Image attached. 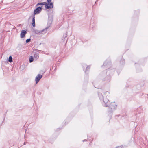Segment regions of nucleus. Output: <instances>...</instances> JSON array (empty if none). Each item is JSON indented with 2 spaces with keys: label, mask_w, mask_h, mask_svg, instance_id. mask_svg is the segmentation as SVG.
<instances>
[{
  "label": "nucleus",
  "mask_w": 148,
  "mask_h": 148,
  "mask_svg": "<svg viewBox=\"0 0 148 148\" xmlns=\"http://www.w3.org/2000/svg\"><path fill=\"white\" fill-rule=\"evenodd\" d=\"M98 95L100 100H103L104 104H103L104 106L105 107H107L110 105V108L113 110H116L117 108V104L116 103L114 102L110 103V101L108 99L110 96V93L108 92H106L104 94V96H103L101 93H98Z\"/></svg>",
  "instance_id": "nucleus-1"
},
{
  "label": "nucleus",
  "mask_w": 148,
  "mask_h": 148,
  "mask_svg": "<svg viewBox=\"0 0 148 148\" xmlns=\"http://www.w3.org/2000/svg\"><path fill=\"white\" fill-rule=\"evenodd\" d=\"M40 5H45V8L47 9H51L52 8V4L51 3L50 4V5H48V4L47 2H41L39 3L36 5L37 6Z\"/></svg>",
  "instance_id": "nucleus-2"
},
{
  "label": "nucleus",
  "mask_w": 148,
  "mask_h": 148,
  "mask_svg": "<svg viewBox=\"0 0 148 148\" xmlns=\"http://www.w3.org/2000/svg\"><path fill=\"white\" fill-rule=\"evenodd\" d=\"M47 28H46L42 30H36L34 31V32L36 34H44L47 32Z\"/></svg>",
  "instance_id": "nucleus-3"
},
{
  "label": "nucleus",
  "mask_w": 148,
  "mask_h": 148,
  "mask_svg": "<svg viewBox=\"0 0 148 148\" xmlns=\"http://www.w3.org/2000/svg\"><path fill=\"white\" fill-rule=\"evenodd\" d=\"M42 6H41L40 7H37L36 9H35L34 11V16L36 14H39L42 9L41 7Z\"/></svg>",
  "instance_id": "nucleus-4"
},
{
  "label": "nucleus",
  "mask_w": 148,
  "mask_h": 148,
  "mask_svg": "<svg viewBox=\"0 0 148 148\" xmlns=\"http://www.w3.org/2000/svg\"><path fill=\"white\" fill-rule=\"evenodd\" d=\"M42 76V75L40 74H38L37 75L35 78V81L36 84H37L41 79Z\"/></svg>",
  "instance_id": "nucleus-5"
},
{
  "label": "nucleus",
  "mask_w": 148,
  "mask_h": 148,
  "mask_svg": "<svg viewBox=\"0 0 148 148\" xmlns=\"http://www.w3.org/2000/svg\"><path fill=\"white\" fill-rule=\"evenodd\" d=\"M27 33L26 31L25 30H22L20 34V37L21 38H24L25 37V35Z\"/></svg>",
  "instance_id": "nucleus-6"
},
{
  "label": "nucleus",
  "mask_w": 148,
  "mask_h": 148,
  "mask_svg": "<svg viewBox=\"0 0 148 148\" xmlns=\"http://www.w3.org/2000/svg\"><path fill=\"white\" fill-rule=\"evenodd\" d=\"M39 57V54L38 53H35L34 55V58L36 60H37Z\"/></svg>",
  "instance_id": "nucleus-7"
},
{
  "label": "nucleus",
  "mask_w": 148,
  "mask_h": 148,
  "mask_svg": "<svg viewBox=\"0 0 148 148\" xmlns=\"http://www.w3.org/2000/svg\"><path fill=\"white\" fill-rule=\"evenodd\" d=\"M35 16H34V17H33V19H32V25L34 27L35 26Z\"/></svg>",
  "instance_id": "nucleus-8"
},
{
  "label": "nucleus",
  "mask_w": 148,
  "mask_h": 148,
  "mask_svg": "<svg viewBox=\"0 0 148 148\" xmlns=\"http://www.w3.org/2000/svg\"><path fill=\"white\" fill-rule=\"evenodd\" d=\"M52 0H47V2L48 3V4L49 5H50V4L51 3H52V8L53 7V3L51 2Z\"/></svg>",
  "instance_id": "nucleus-9"
},
{
  "label": "nucleus",
  "mask_w": 148,
  "mask_h": 148,
  "mask_svg": "<svg viewBox=\"0 0 148 148\" xmlns=\"http://www.w3.org/2000/svg\"><path fill=\"white\" fill-rule=\"evenodd\" d=\"M33 61V58L32 56H30L29 58V61L30 62H32Z\"/></svg>",
  "instance_id": "nucleus-10"
},
{
  "label": "nucleus",
  "mask_w": 148,
  "mask_h": 148,
  "mask_svg": "<svg viewBox=\"0 0 148 148\" xmlns=\"http://www.w3.org/2000/svg\"><path fill=\"white\" fill-rule=\"evenodd\" d=\"M8 61L10 62H12V56H10L9 58Z\"/></svg>",
  "instance_id": "nucleus-11"
},
{
  "label": "nucleus",
  "mask_w": 148,
  "mask_h": 148,
  "mask_svg": "<svg viewBox=\"0 0 148 148\" xmlns=\"http://www.w3.org/2000/svg\"><path fill=\"white\" fill-rule=\"evenodd\" d=\"M31 40L30 39H27L26 40V43L29 42Z\"/></svg>",
  "instance_id": "nucleus-12"
},
{
  "label": "nucleus",
  "mask_w": 148,
  "mask_h": 148,
  "mask_svg": "<svg viewBox=\"0 0 148 148\" xmlns=\"http://www.w3.org/2000/svg\"><path fill=\"white\" fill-rule=\"evenodd\" d=\"M90 68V67L89 66H87V67H86V71L87 70H88Z\"/></svg>",
  "instance_id": "nucleus-13"
},
{
  "label": "nucleus",
  "mask_w": 148,
  "mask_h": 148,
  "mask_svg": "<svg viewBox=\"0 0 148 148\" xmlns=\"http://www.w3.org/2000/svg\"><path fill=\"white\" fill-rule=\"evenodd\" d=\"M103 65L104 66H105V65H106V63L105 62L104 63Z\"/></svg>",
  "instance_id": "nucleus-14"
},
{
  "label": "nucleus",
  "mask_w": 148,
  "mask_h": 148,
  "mask_svg": "<svg viewBox=\"0 0 148 148\" xmlns=\"http://www.w3.org/2000/svg\"><path fill=\"white\" fill-rule=\"evenodd\" d=\"M122 147H121V146L120 147H118L117 148H121Z\"/></svg>",
  "instance_id": "nucleus-15"
},
{
  "label": "nucleus",
  "mask_w": 148,
  "mask_h": 148,
  "mask_svg": "<svg viewBox=\"0 0 148 148\" xmlns=\"http://www.w3.org/2000/svg\"><path fill=\"white\" fill-rule=\"evenodd\" d=\"M86 141V140H83V141Z\"/></svg>",
  "instance_id": "nucleus-16"
}]
</instances>
